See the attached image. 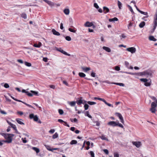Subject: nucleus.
<instances>
[{"instance_id": "nucleus-1", "label": "nucleus", "mask_w": 157, "mask_h": 157, "mask_svg": "<svg viewBox=\"0 0 157 157\" xmlns=\"http://www.w3.org/2000/svg\"><path fill=\"white\" fill-rule=\"evenodd\" d=\"M14 136V135L12 134H8L6 135V136L5 138L6 139L5 140H4L3 141L5 143H11L12 140V137Z\"/></svg>"}, {"instance_id": "nucleus-2", "label": "nucleus", "mask_w": 157, "mask_h": 157, "mask_svg": "<svg viewBox=\"0 0 157 157\" xmlns=\"http://www.w3.org/2000/svg\"><path fill=\"white\" fill-rule=\"evenodd\" d=\"M29 117L31 119H33L35 121H38V123H41V121L40 120H39V118L37 115H34L33 113H31L29 115Z\"/></svg>"}, {"instance_id": "nucleus-3", "label": "nucleus", "mask_w": 157, "mask_h": 157, "mask_svg": "<svg viewBox=\"0 0 157 157\" xmlns=\"http://www.w3.org/2000/svg\"><path fill=\"white\" fill-rule=\"evenodd\" d=\"M152 72L150 70H147L144 72H141L140 73L141 75L147 77H148L149 76H152Z\"/></svg>"}, {"instance_id": "nucleus-4", "label": "nucleus", "mask_w": 157, "mask_h": 157, "mask_svg": "<svg viewBox=\"0 0 157 157\" xmlns=\"http://www.w3.org/2000/svg\"><path fill=\"white\" fill-rule=\"evenodd\" d=\"M154 25L153 26V31L155 29L157 25V9L156 12L154 17Z\"/></svg>"}, {"instance_id": "nucleus-5", "label": "nucleus", "mask_w": 157, "mask_h": 157, "mask_svg": "<svg viewBox=\"0 0 157 157\" xmlns=\"http://www.w3.org/2000/svg\"><path fill=\"white\" fill-rule=\"evenodd\" d=\"M55 49L57 51L59 52H61V53H63V54L65 55H67L68 56H71V55L70 54L67 53V52L63 51L61 48H58L56 47Z\"/></svg>"}, {"instance_id": "nucleus-6", "label": "nucleus", "mask_w": 157, "mask_h": 157, "mask_svg": "<svg viewBox=\"0 0 157 157\" xmlns=\"http://www.w3.org/2000/svg\"><path fill=\"white\" fill-rule=\"evenodd\" d=\"M132 143L133 145L138 148L140 147L142 145V144L140 141H133Z\"/></svg>"}, {"instance_id": "nucleus-7", "label": "nucleus", "mask_w": 157, "mask_h": 157, "mask_svg": "<svg viewBox=\"0 0 157 157\" xmlns=\"http://www.w3.org/2000/svg\"><path fill=\"white\" fill-rule=\"evenodd\" d=\"M115 114L119 117L120 120L121 122L122 123L124 124V121L123 118L121 114L119 113H115Z\"/></svg>"}, {"instance_id": "nucleus-8", "label": "nucleus", "mask_w": 157, "mask_h": 157, "mask_svg": "<svg viewBox=\"0 0 157 157\" xmlns=\"http://www.w3.org/2000/svg\"><path fill=\"white\" fill-rule=\"evenodd\" d=\"M126 50L127 51L131 52L132 53H135L136 51V48L133 47L127 48L126 49Z\"/></svg>"}, {"instance_id": "nucleus-9", "label": "nucleus", "mask_w": 157, "mask_h": 157, "mask_svg": "<svg viewBox=\"0 0 157 157\" xmlns=\"http://www.w3.org/2000/svg\"><path fill=\"white\" fill-rule=\"evenodd\" d=\"M107 124L113 127H115L117 126V123L114 121L109 122Z\"/></svg>"}, {"instance_id": "nucleus-10", "label": "nucleus", "mask_w": 157, "mask_h": 157, "mask_svg": "<svg viewBox=\"0 0 157 157\" xmlns=\"http://www.w3.org/2000/svg\"><path fill=\"white\" fill-rule=\"evenodd\" d=\"M93 25V24L92 22H90L89 21H87L84 24V26L85 27H90Z\"/></svg>"}, {"instance_id": "nucleus-11", "label": "nucleus", "mask_w": 157, "mask_h": 157, "mask_svg": "<svg viewBox=\"0 0 157 157\" xmlns=\"http://www.w3.org/2000/svg\"><path fill=\"white\" fill-rule=\"evenodd\" d=\"M16 121L19 124L24 125L25 124L23 122V120L21 119L17 118L16 119Z\"/></svg>"}, {"instance_id": "nucleus-12", "label": "nucleus", "mask_w": 157, "mask_h": 157, "mask_svg": "<svg viewBox=\"0 0 157 157\" xmlns=\"http://www.w3.org/2000/svg\"><path fill=\"white\" fill-rule=\"evenodd\" d=\"M63 12L66 15H68L70 13V10L69 9L65 8L64 9Z\"/></svg>"}, {"instance_id": "nucleus-13", "label": "nucleus", "mask_w": 157, "mask_h": 157, "mask_svg": "<svg viewBox=\"0 0 157 157\" xmlns=\"http://www.w3.org/2000/svg\"><path fill=\"white\" fill-rule=\"evenodd\" d=\"M52 32L53 34L55 35L56 36H59L60 35V34L59 32H58L57 31H56L55 29H53L52 30Z\"/></svg>"}, {"instance_id": "nucleus-14", "label": "nucleus", "mask_w": 157, "mask_h": 157, "mask_svg": "<svg viewBox=\"0 0 157 157\" xmlns=\"http://www.w3.org/2000/svg\"><path fill=\"white\" fill-rule=\"evenodd\" d=\"M103 10L104 13H108L109 11V9L108 7L105 6H104L103 7Z\"/></svg>"}, {"instance_id": "nucleus-15", "label": "nucleus", "mask_w": 157, "mask_h": 157, "mask_svg": "<svg viewBox=\"0 0 157 157\" xmlns=\"http://www.w3.org/2000/svg\"><path fill=\"white\" fill-rule=\"evenodd\" d=\"M82 69L85 72H87L88 71L90 70V68L89 67H82Z\"/></svg>"}, {"instance_id": "nucleus-16", "label": "nucleus", "mask_w": 157, "mask_h": 157, "mask_svg": "<svg viewBox=\"0 0 157 157\" xmlns=\"http://www.w3.org/2000/svg\"><path fill=\"white\" fill-rule=\"evenodd\" d=\"M68 103L71 106H74L75 105L76 102L75 101H72L71 102L68 101Z\"/></svg>"}, {"instance_id": "nucleus-17", "label": "nucleus", "mask_w": 157, "mask_h": 157, "mask_svg": "<svg viewBox=\"0 0 157 157\" xmlns=\"http://www.w3.org/2000/svg\"><path fill=\"white\" fill-rule=\"evenodd\" d=\"M42 45L41 43L39 42H38V44H35L33 45V46L36 48H40Z\"/></svg>"}, {"instance_id": "nucleus-18", "label": "nucleus", "mask_w": 157, "mask_h": 157, "mask_svg": "<svg viewBox=\"0 0 157 157\" xmlns=\"http://www.w3.org/2000/svg\"><path fill=\"white\" fill-rule=\"evenodd\" d=\"M149 39L150 40L153 41H155L157 40L155 39L153 36H150L149 37Z\"/></svg>"}, {"instance_id": "nucleus-19", "label": "nucleus", "mask_w": 157, "mask_h": 157, "mask_svg": "<svg viewBox=\"0 0 157 157\" xmlns=\"http://www.w3.org/2000/svg\"><path fill=\"white\" fill-rule=\"evenodd\" d=\"M103 49L108 52H111L110 49L108 47L104 46L103 47Z\"/></svg>"}, {"instance_id": "nucleus-20", "label": "nucleus", "mask_w": 157, "mask_h": 157, "mask_svg": "<svg viewBox=\"0 0 157 157\" xmlns=\"http://www.w3.org/2000/svg\"><path fill=\"white\" fill-rule=\"evenodd\" d=\"M145 23L144 21L141 22L139 24V26L140 28L143 27L145 25Z\"/></svg>"}, {"instance_id": "nucleus-21", "label": "nucleus", "mask_w": 157, "mask_h": 157, "mask_svg": "<svg viewBox=\"0 0 157 157\" xmlns=\"http://www.w3.org/2000/svg\"><path fill=\"white\" fill-rule=\"evenodd\" d=\"M112 84H116L117 85H119L121 86H124V84L121 83H116V82H112Z\"/></svg>"}, {"instance_id": "nucleus-22", "label": "nucleus", "mask_w": 157, "mask_h": 157, "mask_svg": "<svg viewBox=\"0 0 157 157\" xmlns=\"http://www.w3.org/2000/svg\"><path fill=\"white\" fill-rule=\"evenodd\" d=\"M47 4L51 6H53L55 5L54 3L49 1H48V2H47Z\"/></svg>"}, {"instance_id": "nucleus-23", "label": "nucleus", "mask_w": 157, "mask_h": 157, "mask_svg": "<svg viewBox=\"0 0 157 157\" xmlns=\"http://www.w3.org/2000/svg\"><path fill=\"white\" fill-rule=\"evenodd\" d=\"M85 116H87L88 117H89L90 118H92L91 116L89 114V112L88 111H86L85 113Z\"/></svg>"}, {"instance_id": "nucleus-24", "label": "nucleus", "mask_w": 157, "mask_h": 157, "mask_svg": "<svg viewBox=\"0 0 157 157\" xmlns=\"http://www.w3.org/2000/svg\"><path fill=\"white\" fill-rule=\"evenodd\" d=\"M118 20V18L116 17H115L113 18L109 19V21L110 22L114 21H117Z\"/></svg>"}, {"instance_id": "nucleus-25", "label": "nucleus", "mask_w": 157, "mask_h": 157, "mask_svg": "<svg viewBox=\"0 0 157 157\" xmlns=\"http://www.w3.org/2000/svg\"><path fill=\"white\" fill-rule=\"evenodd\" d=\"M32 149L34 150L37 153H38L40 152L39 149L37 147H34L32 148Z\"/></svg>"}, {"instance_id": "nucleus-26", "label": "nucleus", "mask_w": 157, "mask_h": 157, "mask_svg": "<svg viewBox=\"0 0 157 157\" xmlns=\"http://www.w3.org/2000/svg\"><path fill=\"white\" fill-rule=\"evenodd\" d=\"M78 75L81 77H84L86 76V75L82 72H79Z\"/></svg>"}, {"instance_id": "nucleus-27", "label": "nucleus", "mask_w": 157, "mask_h": 157, "mask_svg": "<svg viewBox=\"0 0 157 157\" xmlns=\"http://www.w3.org/2000/svg\"><path fill=\"white\" fill-rule=\"evenodd\" d=\"M76 102L78 105H80L81 104L83 103L81 99L79 100Z\"/></svg>"}, {"instance_id": "nucleus-28", "label": "nucleus", "mask_w": 157, "mask_h": 157, "mask_svg": "<svg viewBox=\"0 0 157 157\" xmlns=\"http://www.w3.org/2000/svg\"><path fill=\"white\" fill-rule=\"evenodd\" d=\"M21 17L24 18V19H26L27 18V15L25 13H22L21 15Z\"/></svg>"}, {"instance_id": "nucleus-29", "label": "nucleus", "mask_w": 157, "mask_h": 157, "mask_svg": "<svg viewBox=\"0 0 157 157\" xmlns=\"http://www.w3.org/2000/svg\"><path fill=\"white\" fill-rule=\"evenodd\" d=\"M68 30L71 32L75 33L76 32V30L73 29L69 28L68 29Z\"/></svg>"}, {"instance_id": "nucleus-30", "label": "nucleus", "mask_w": 157, "mask_h": 157, "mask_svg": "<svg viewBox=\"0 0 157 157\" xmlns=\"http://www.w3.org/2000/svg\"><path fill=\"white\" fill-rule=\"evenodd\" d=\"M25 65L28 67H30L31 66V64L30 63L28 62H27L25 61L24 63Z\"/></svg>"}, {"instance_id": "nucleus-31", "label": "nucleus", "mask_w": 157, "mask_h": 157, "mask_svg": "<svg viewBox=\"0 0 157 157\" xmlns=\"http://www.w3.org/2000/svg\"><path fill=\"white\" fill-rule=\"evenodd\" d=\"M139 12L141 14L145 15L146 16L148 15V13L147 12H144L141 10H140V11H139Z\"/></svg>"}, {"instance_id": "nucleus-32", "label": "nucleus", "mask_w": 157, "mask_h": 157, "mask_svg": "<svg viewBox=\"0 0 157 157\" xmlns=\"http://www.w3.org/2000/svg\"><path fill=\"white\" fill-rule=\"evenodd\" d=\"M77 141L76 140H73L70 142V144L71 145L76 144L77 143Z\"/></svg>"}, {"instance_id": "nucleus-33", "label": "nucleus", "mask_w": 157, "mask_h": 157, "mask_svg": "<svg viewBox=\"0 0 157 157\" xmlns=\"http://www.w3.org/2000/svg\"><path fill=\"white\" fill-rule=\"evenodd\" d=\"M87 103L89 105H95L96 104V103L95 102H93V101H88L87 102Z\"/></svg>"}, {"instance_id": "nucleus-34", "label": "nucleus", "mask_w": 157, "mask_h": 157, "mask_svg": "<svg viewBox=\"0 0 157 157\" xmlns=\"http://www.w3.org/2000/svg\"><path fill=\"white\" fill-rule=\"evenodd\" d=\"M100 138L101 139L103 140H108V139L105 137V136L103 135H101V136H100Z\"/></svg>"}, {"instance_id": "nucleus-35", "label": "nucleus", "mask_w": 157, "mask_h": 157, "mask_svg": "<svg viewBox=\"0 0 157 157\" xmlns=\"http://www.w3.org/2000/svg\"><path fill=\"white\" fill-rule=\"evenodd\" d=\"M118 4L119 8L120 9H121L122 7V3H121L119 1H118Z\"/></svg>"}, {"instance_id": "nucleus-36", "label": "nucleus", "mask_w": 157, "mask_h": 157, "mask_svg": "<svg viewBox=\"0 0 157 157\" xmlns=\"http://www.w3.org/2000/svg\"><path fill=\"white\" fill-rule=\"evenodd\" d=\"M58 136V134L56 132L53 135L52 138L53 139H55L57 138Z\"/></svg>"}, {"instance_id": "nucleus-37", "label": "nucleus", "mask_w": 157, "mask_h": 157, "mask_svg": "<svg viewBox=\"0 0 157 157\" xmlns=\"http://www.w3.org/2000/svg\"><path fill=\"white\" fill-rule=\"evenodd\" d=\"M151 81H150V82H146L144 83V85L147 86H149L151 85Z\"/></svg>"}, {"instance_id": "nucleus-38", "label": "nucleus", "mask_w": 157, "mask_h": 157, "mask_svg": "<svg viewBox=\"0 0 157 157\" xmlns=\"http://www.w3.org/2000/svg\"><path fill=\"white\" fill-rule=\"evenodd\" d=\"M45 147L49 151H52V148H50V147L48 145H45Z\"/></svg>"}, {"instance_id": "nucleus-39", "label": "nucleus", "mask_w": 157, "mask_h": 157, "mask_svg": "<svg viewBox=\"0 0 157 157\" xmlns=\"http://www.w3.org/2000/svg\"><path fill=\"white\" fill-rule=\"evenodd\" d=\"M128 7L130 10L131 11V12L132 13H134V12L133 11V10L132 8V7L129 5H127Z\"/></svg>"}, {"instance_id": "nucleus-40", "label": "nucleus", "mask_w": 157, "mask_h": 157, "mask_svg": "<svg viewBox=\"0 0 157 157\" xmlns=\"http://www.w3.org/2000/svg\"><path fill=\"white\" fill-rule=\"evenodd\" d=\"M89 107V106L87 104H85L84 105V107L85 110H87L88 109Z\"/></svg>"}, {"instance_id": "nucleus-41", "label": "nucleus", "mask_w": 157, "mask_h": 157, "mask_svg": "<svg viewBox=\"0 0 157 157\" xmlns=\"http://www.w3.org/2000/svg\"><path fill=\"white\" fill-rule=\"evenodd\" d=\"M65 39L66 40H67V41H70L71 40V37L68 36H66L65 37Z\"/></svg>"}, {"instance_id": "nucleus-42", "label": "nucleus", "mask_w": 157, "mask_h": 157, "mask_svg": "<svg viewBox=\"0 0 157 157\" xmlns=\"http://www.w3.org/2000/svg\"><path fill=\"white\" fill-rule=\"evenodd\" d=\"M140 80L141 81L145 82V83L146 82L148 81V80L146 78H141L140 79Z\"/></svg>"}, {"instance_id": "nucleus-43", "label": "nucleus", "mask_w": 157, "mask_h": 157, "mask_svg": "<svg viewBox=\"0 0 157 157\" xmlns=\"http://www.w3.org/2000/svg\"><path fill=\"white\" fill-rule=\"evenodd\" d=\"M89 154H90V155L91 156V157H94V154L93 151H90L89 152Z\"/></svg>"}, {"instance_id": "nucleus-44", "label": "nucleus", "mask_w": 157, "mask_h": 157, "mask_svg": "<svg viewBox=\"0 0 157 157\" xmlns=\"http://www.w3.org/2000/svg\"><path fill=\"white\" fill-rule=\"evenodd\" d=\"M104 103L105 104L109 106H112V107H113V105L109 103H107L106 101H105Z\"/></svg>"}, {"instance_id": "nucleus-45", "label": "nucleus", "mask_w": 157, "mask_h": 157, "mask_svg": "<svg viewBox=\"0 0 157 157\" xmlns=\"http://www.w3.org/2000/svg\"><path fill=\"white\" fill-rule=\"evenodd\" d=\"M58 111L60 115H62L63 113V110L61 109H59Z\"/></svg>"}, {"instance_id": "nucleus-46", "label": "nucleus", "mask_w": 157, "mask_h": 157, "mask_svg": "<svg viewBox=\"0 0 157 157\" xmlns=\"http://www.w3.org/2000/svg\"><path fill=\"white\" fill-rule=\"evenodd\" d=\"M117 126H118L121 128H124V126L121 124L118 123H117Z\"/></svg>"}, {"instance_id": "nucleus-47", "label": "nucleus", "mask_w": 157, "mask_h": 157, "mask_svg": "<svg viewBox=\"0 0 157 157\" xmlns=\"http://www.w3.org/2000/svg\"><path fill=\"white\" fill-rule=\"evenodd\" d=\"M4 87L6 88H7L9 87L10 86L7 83H6L4 84Z\"/></svg>"}, {"instance_id": "nucleus-48", "label": "nucleus", "mask_w": 157, "mask_h": 157, "mask_svg": "<svg viewBox=\"0 0 157 157\" xmlns=\"http://www.w3.org/2000/svg\"><path fill=\"white\" fill-rule=\"evenodd\" d=\"M129 63L127 61H125V65L126 66V67L128 68L129 67Z\"/></svg>"}, {"instance_id": "nucleus-49", "label": "nucleus", "mask_w": 157, "mask_h": 157, "mask_svg": "<svg viewBox=\"0 0 157 157\" xmlns=\"http://www.w3.org/2000/svg\"><path fill=\"white\" fill-rule=\"evenodd\" d=\"M151 98L153 100L155 101V102L156 103H157V99L154 96H151Z\"/></svg>"}, {"instance_id": "nucleus-50", "label": "nucleus", "mask_w": 157, "mask_h": 157, "mask_svg": "<svg viewBox=\"0 0 157 157\" xmlns=\"http://www.w3.org/2000/svg\"><path fill=\"white\" fill-rule=\"evenodd\" d=\"M115 69L117 71H119L120 70V67L118 66H116L115 67Z\"/></svg>"}, {"instance_id": "nucleus-51", "label": "nucleus", "mask_w": 157, "mask_h": 157, "mask_svg": "<svg viewBox=\"0 0 157 157\" xmlns=\"http://www.w3.org/2000/svg\"><path fill=\"white\" fill-rule=\"evenodd\" d=\"M31 92L35 95H37L38 94V92H37L31 90Z\"/></svg>"}, {"instance_id": "nucleus-52", "label": "nucleus", "mask_w": 157, "mask_h": 157, "mask_svg": "<svg viewBox=\"0 0 157 157\" xmlns=\"http://www.w3.org/2000/svg\"><path fill=\"white\" fill-rule=\"evenodd\" d=\"M26 94L30 97H32L33 96V94L32 93H30L28 91L27 92Z\"/></svg>"}, {"instance_id": "nucleus-53", "label": "nucleus", "mask_w": 157, "mask_h": 157, "mask_svg": "<svg viewBox=\"0 0 157 157\" xmlns=\"http://www.w3.org/2000/svg\"><path fill=\"white\" fill-rule=\"evenodd\" d=\"M11 127L13 128L14 130L16 129L17 128L16 127L15 124H13L11 126Z\"/></svg>"}, {"instance_id": "nucleus-54", "label": "nucleus", "mask_w": 157, "mask_h": 157, "mask_svg": "<svg viewBox=\"0 0 157 157\" xmlns=\"http://www.w3.org/2000/svg\"><path fill=\"white\" fill-rule=\"evenodd\" d=\"M94 6L96 9H98L99 8V6L96 3H94Z\"/></svg>"}, {"instance_id": "nucleus-55", "label": "nucleus", "mask_w": 157, "mask_h": 157, "mask_svg": "<svg viewBox=\"0 0 157 157\" xmlns=\"http://www.w3.org/2000/svg\"><path fill=\"white\" fill-rule=\"evenodd\" d=\"M63 83L65 84L66 86H68L69 85L67 82L65 80H64L63 81Z\"/></svg>"}, {"instance_id": "nucleus-56", "label": "nucleus", "mask_w": 157, "mask_h": 157, "mask_svg": "<svg viewBox=\"0 0 157 157\" xmlns=\"http://www.w3.org/2000/svg\"><path fill=\"white\" fill-rule=\"evenodd\" d=\"M96 73L94 72H92L91 73V76L94 77H95Z\"/></svg>"}, {"instance_id": "nucleus-57", "label": "nucleus", "mask_w": 157, "mask_h": 157, "mask_svg": "<svg viewBox=\"0 0 157 157\" xmlns=\"http://www.w3.org/2000/svg\"><path fill=\"white\" fill-rule=\"evenodd\" d=\"M103 82L106 83H107L109 84H112V82H110L108 80L104 81Z\"/></svg>"}, {"instance_id": "nucleus-58", "label": "nucleus", "mask_w": 157, "mask_h": 157, "mask_svg": "<svg viewBox=\"0 0 157 157\" xmlns=\"http://www.w3.org/2000/svg\"><path fill=\"white\" fill-rule=\"evenodd\" d=\"M114 157H119V155L117 153H115L114 154Z\"/></svg>"}, {"instance_id": "nucleus-59", "label": "nucleus", "mask_w": 157, "mask_h": 157, "mask_svg": "<svg viewBox=\"0 0 157 157\" xmlns=\"http://www.w3.org/2000/svg\"><path fill=\"white\" fill-rule=\"evenodd\" d=\"M132 25H133V23H132V22H130L129 23V25H128V29H129L130 27H131V26H132Z\"/></svg>"}, {"instance_id": "nucleus-60", "label": "nucleus", "mask_w": 157, "mask_h": 157, "mask_svg": "<svg viewBox=\"0 0 157 157\" xmlns=\"http://www.w3.org/2000/svg\"><path fill=\"white\" fill-rule=\"evenodd\" d=\"M149 17L148 15L146 16H145L144 17H143L142 19L143 20H144L145 21H146L147 20L145 19V18H147L148 17Z\"/></svg>"}, {"instance_id": "nucleus-61", "label": "nucleus", "mask_w": 157, "mask_h": 157, "mask_svg": "<svg viewBox=\"0 0 157 157\" xmlns=\"http://www.w3.org/2000/svg\"><path fill=\"white\" fill-rule=\"evenodd\" d=\"M104 152L106 154H108L109 153V151H108L106 149H104L103 150Z\"/></svg>"}, {"instance_id": "nucleus-62", "label": "nucleus", "mask_w": 157, "mask_h": 157, "mask_svg": "<svg viewBox=\"0 0 157 157\" xmlns=\"http://www.w3.org/2000/svg\"><path fill=\"white\" fill-rule=\"evenodd\" d=\"M55 130L54 129H51L49 131V132L52 133H53L54 132Z\"/></svg>"}, {"instance_id": "nucleus-63", "label": "nucleus", "mask_w": 157, "mask_h": 157, "mask_svg": "<svg viewBox=\"0 0 157 157\" xmlns=\"http://www.w3.org/2000/svg\"><path fill=\"white\" fill-rule=\"evenodd\" d=\"M17 61L19 63H23V62L21 59H18L17 60Z\"/></svg>"}, {"instance_id": "nucleus-64", "label": "nucleus", "mask_w": 157, "mask_h": 157, "mask_svg": "<svg viewBox=\"0 0 157 157\" xmlns=\"http://www.w3.org/2000/svg\"><path fill=\"white\" fill-rule=\"evenodd\" d=\"M49 86L51 88H52L53 89H55V86L54 85H50Z\"/></svg>"}]
</instances>
